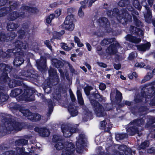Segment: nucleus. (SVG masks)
Wrapping results in <instances>:
<instances>
[{
	"mask_svg": "<svg viewBox=\"0 0 155 155\" xmlns=\"http://www.w3.org/2000/svg\"><path fill=\"white\" fill-rule=\"evenodd\" d=\"M149 145V142L148 141H146L143 142L139 147V149H144L148 147Z\"/></svg>",
	"mask_w": 155,
	"mask_h": 155,
	"instance_id": "37",
	"label": "nucleus"
},
{
	"mask_svg": "<svg viewBox=\"0 0 155 155\" xmlns=\"http://www.w3.org/2000/svg\"><path fill=\"white\" fill-rule=\"evenodd\" d=\"M93 3H94L92 2V1L91 0H88V3L87 4V6H88L89 7H90L92 6V4Z\"/></svg>",
	"mask_w": 155,
	"mask_h": 155,
	"instance_id": "62",
	"label": "nucleus"
},
{
	"mask_svg": "<svg viewBox=\"0 0 155 155\" xmlns=\"http://www.w3.org/2000/svg\"><path fill=\"white\" fill-rule=\"evenodd\" d=\"M61 14V10L60 9H57L55 12L54 17H58Z\"/></svg>",
	"mask_w": 155,
	"mask_h": 155,
	"instance_id": "48",
	"label": "nucleus"
},
{
	"mask_svg": "<svg viewBox=\"0 0 155 155\" xmlns=\"http://www.w3.org/2000/svg\"><path fill=\"white\" fill-rule=\"evenodd\" d=\"M68 109L71 114L73 117H74L77 115L78 112L76 109H74V106H70L68 107Z\"/></svg>",
	"mask_w": 155,
	"mask_h": 155,
	"instance_id": "27",
	"label": "nucleus"
},
{
	"mask_svg": "<svg viewBox=\"0 0 155 155\" xmlns=\"http://www.w3.org/2000/svg\"><path fill=\"white\" fill-rule=\"evenodd\" d=\"M137 56V54L135 52H132L129 54L128 58L129 60H132Z\"/></svg>",
	"mask_w": 155,
	"mask_h": 155,
	"instance_id": "47",
	"label": "nucleus"
},
{
	"mask_svg": "<svg viewBox=\"0 0 155 155\" xmlns=\"http://www.w3.org/2000/svg\"><path fill=\"white\" fill-rule=\"evenodd\" d=\"M145 86L142 89L144 93L143 94V97L142 101H143L145 100L147 101H148L147 99L150 98L155 93V82L146 84Z\"/></svg>",
	"mask_w": 155,
	"mask_h": 155,
	"instance_id": "5",
	"label": "nucleus"
},
{
	"mask_svg": "<svg viewBox=\"0 0 155 155\" xmlns=\"http://www.w3.org/2000/svg\"><path fill=\"white\" fill-rule=\"evenodd\" d=\"M64 33V31L63 30L61 31L60 32L54 31L53 34V37L55 39H60L61 36Z\"/></svg>",
	"mask_w": 155,
	"mask_h": 155,
	"instance_id": "30",
	"label": "nucleus"
},
{
	"mask_svg": "<svg viewBox=\"0 0 155 155\" xmlns=\"http://www.w3.org/2000/svg\"><path fill=\"white\" fill-rule=\"evenodd\" d=\"M70 95L72 101H74L75 100V98L74 94L70 92Z\"/></svg>",
	"mask_w": 155,
	"mask_h": 155,
	"instance_id": "59",
	"label": "nucleus"
},
{
	"mask_svg": "<svg viewBox=\"0 0 155 155\" xmlns=\"http://www.w3.org/2000/svg\"><path fill=\"white\" fill-rule=\"evenodd\" d=\"M86 45L88 50L89 51H91V47L90 44L88 43H86Z\"/></svg>",
	"mask_w": 155,
	"mask_h": 155,
	"instance_id": "55",
	"label": "nucleus"
},
{
	"mask_svg": "<svg viewBox=\"0 0 155 155\" xmlns=\"http://www.w3.org/2000/svg\"><path fill=\"white\" fill-rule=\"evenodd\" d=\"M21 89H15L12 91L10 95L11 96L15 97L19 94L21 92Z\"/></svg>",
	"mask_w": 155,
	"mask_h": 155,
	"instance_id": "29",
	"label": "nucleus"
},
{
	"mask_svg": "<svg viewBox=\"0 0 155 155\" xmlns=\"http://www.w3.org/2000/svg\"><path fill=\"white\" fill-rule=\"evenodd\" d=\"M155 151L154 149L153 148L150 149L148 150V152L149 153H154Z\"/></svg>",
	"mask_w": 155,
	"mask_h": 155,
	"instance_id": "63",
	"label": "nucleus"
},
{
	"mask_svg": "<svg viewBox=\"0 0 155 155\" xmlns=\"http://www.w3.org/2000/svg\"><path fill=\"white\" fill-rule=\"evenodd\" d=\"M18 27V25L15 23H12L8 24L7 25L8 29L9 31H12L16 29Z\"/></svg>",
	"mask_w": 155,
	"mask_h": 155,
	"instance_id": "33",
	"label": "nucleus"
},
{
	"mask_svg": "<svg viewBox=\"0 0 155 155\" xmlns=\"http://www.w3.org/2000/svg\"><path fill=\"white\" fill-rule=\"evenodd\" d=\"M119 149L124 151L125 154L127 155H130L132 153V151L130 148L125 145H121L119 147Z\"/></svg>",
	"mask_w": 155,
	"mask_h": 155,
	"instance_id": "21",
	"label": "nucleus"
},
{
	"mask_svg": "<svg viewBox=\"0 0 155 155\" xmlns=\"http://www.w3.org/2000/svg\"><path fill=\"white\" fill-rule=\"evenodd\" d=\"M150 120H149L150 124L152 123H155V118L153 117H150Z\"/></svg>",
	"mask_w": 155,
	"mask_h": 155,
	"instance_id": "57",
	"label": "nucleus"
},
{
	"mask_svg": "<svg viewBox=\"0 0 155 155\" xmlns=\"http://www.w3.org/2000/svg\"><path fill=\"white\" fill-rule=\"evenodd\" d=\"M74 41L77 43L80 41V39L78 38L76 36H75L74 38Z\"/></svg>",
	"mask_w": 155,
	"mask_h": 155,
	"instance_id": "61",
	"label": "nucleus"
},
{
	"mask_svg": "<svg viewBox=\"0 0 155 155\" xmlns=\"http://www.w3.org/2000/svg\"><path fill=\"white\" fill-rule=\"evenodd\" d=\"M54 147L58 150H62L61 155H74L75 149L72 143L65 141L58 142Z\"/></svg>",
	"mask_w": 155,
	"mask_h": 155,
	"instance_id": "2",
	"label": "nucleus"
},
{
	"mask_svg": "<svg viewBox=\"0 0 155 155\" xmlns=\"http://www.w3.org/2000/svg\"><path fill=\"white\" fill-rule=\"evenodd\" d=\"M114 68L117 70L119 69L120 68V64H114Z\"/></svg>",
	"mask_w": 155,
	"mask_h": 155,
	"instance_id": "56",
	"label": "nucleus"
},
{
	"mask_svg": "<svg viewBox=\"0 0 155 155\" xmlns=\"http://www.w3.org/2000/svg\"><path fill=\"white\" fill-rule=\"evenodd\" d=\"M118 9L115 8L114 9L113 12L108 11L107 14L109 16L112 15L116 16L119 21L122 24L131 20L132 18L131 15H129L125 9H123L120 12V14L118 13Z\"/></svg>",
	"mask_w": 155,
	"mask_h": 155,
	"instance_id": "3",
	"label": "nucleus"
},
{
	"mask_svg": "<svg viewBox=\"0 0 155 155\" xmlns=\"http://www.w3.org/2000/svg\"><path fill=\"white\" fill-rule=\"evenodd\" d=\"M153 77V74L151 73H149L142 81V83H145L146 81L149 80Z\"/></svg>",
	"mask_w": 155,
	"mask_h": 155,
	"instance_id": "36",
	"label": "nucleus"
},
{
	"mask_svg": "<svg viewBox=\"0 0 155 155\" xmlns=\"http://www.w3.org/2000/svg\"><path fill=\"white\" fill-rule=\"evenodd\" d=\"M106 88V85L104 83H101L99 86V89L101 90H104Z\"/></svg>",
	"mask_w": 155,
	"mask_h": 155,
	"instance_id": "52",
	"label": "nucleus"
},
{
	"mask_svg": "<svg viewBox=\"0 0 155 155\" xmlns=\"http://www.w3.org/2000/svg\"><path fill=\"white\" fill-rule=\"evenodd\" d=\"M15 36L16 35L15 33L14 32H12L10 34V37L9 38V39H10V40H11L12 39H10L11 38H14Z\"/></svg>",
	"mask_w": 155,
	"mask_h": 155,
	"instance_id": "58",
	"label": "nucleus"
},
{
	"mask_svg": "<svg viewBox=\"0 0 155 155\" xmlns=\"http://www.w3.org/2000/svg\"><path fill=\"white\" fill-rule=\"evenodd\" d=\"M132 3L133 6L139 10L141 9V6L140 5L138 0H133Z\"/></svg>",
	"mask_w": 155,
	"mask_h": 155,
	"instance_id": "32",
	"label": "nucleus"
},
{
	"mask_svg": "<svg viewBox=\"0 0 155 155\" xmlns=\"http://www.w3.org/2000/svg\"><path fill=\"white\" fill-rule=\"evenodd\" d=\"M46 58L41 57V59L40 61L39 60H37L36 61L38 69L42 72L44 71H45L46 68Z\"/></svg>",
	"mask_w": 155,
	"mask_h": 155,
	"instance_id": "15",
	"label": "nucleus"
},
{
	"mask_svg": "<svg viewBox=\"0 0 155 155\" xmlns=\"http://www.w3.org/2000/svg\"><path fill=\"white\" fill-rule=\"evenodd\" d=\"M22 9L25 12H22L20 15L16 12H13L11 15V18L10 19L14 20L16 18L19 17H23L24 13L25 12L26 13L27 12L29 13H35L36 12L37 9L35 8H32L25 6H23L22 7Z\"/></svg>",
	"mask_w": 155,
	"mask_h": 155,
	"instance_id": "8",
	"label": "nucleus"
},
{
	"mask_svg": "<svg viewBox=\"0 0 155 155\" xmlns=\"http://www.w3.org/2000/svg\"><path fill=\"white\" fill-rule=\"evenodd\" d=\"M145 66L144 64L143 63H137L135 64V66L137 67L141 68Z\"/></svg>",
	"mask_w": 155,
	"mask_h": 155,
	"instance_id": "50",
	"label": "nucleus"
},
{
	"mask_svg": "<svg viewBox=\"0 0 155 155\" xmlns=\"http://www.w3.org/2000/svg\"><path fill=\"white\" fill-rule=\"evenodd\" d=\"M6 37L5 35L4 34L1 35L0 36V41H9V40L8 38L7 37L6 39L5 38Z\"/></svg>",
	"mask_w": 155,
	"mask_h": 155,
	"instance_id": "49",
	"label": "nucleus"
},
{
	"mask_svg": "<svg viewBox=\"0 0 155 155\" xmlns=\"http://www.w3.org/2000/svg\"><path fill=\"white\" fill-rule=\"evenodd\" d=\"M120 46L117 42H114L113 44L110 45L106 50V53L109 55L114 54L116 53Z\"/></svg>",
	"mask_w": 155,
	"mask_h": 155,
	"instance_id": "14",
	"label": "nucleus"
},
{
	"mask_svg": "<svg viewBox=\"0 0 155 155\" xmlns=\"http://www.w3.org/2000/svg\"><path fill=\"white\" fill-rule=\"evenodd\" d=\"M15 48L14 49H11L8 50L7 52H12L14 54H15L17 55L14 59L13 64L15 66H20L24 62V60L23 58V54L22 49H25L26 48V45L25 43H23L21 41H18L16 42L15 43Z\"/></svg>",
	"mask_w": 155,
	"mask_h": 155,
	"instance_id": "1",
	"label": "nucleus"
},
{
	"mask_svg": "<svg viewBox=\"0 0 155 155\" xmlns=\"http://www.w3.org/2000/svg\"><path fill=\"white\" fill-rule=\"evenodd\" d=\"M77 141L76 142L77 151L80 153L81 150L84 146L86 139L84 135L83 134H80L79 137L77 138Z\"/></svg>",
	"mask_w": 155,
	"mask_h": 155,
	"instance_id": "12",
	"label": "nucleus"
},
{
	"mask_svg": "<svg viewBox=\"0 0 155 155\" xmlns=\"http://www.w3.org/2000/svg\"><path fill=\"white\" fill-rule=\"evenodd\" d=\"M74 20V17L73 15L68 16L65 19L64 24L63 25V28L70 31H72L74 27L73 23Z\"/></svg>",
	"mask_w": 155,
	"mask_h": 155,
	"instance_id": "9",
	"label": "nucleus"
},
{
	"mask_svg": "<svg viewBox=\"0 0 155 155\" xmlns=\"http://www.w3.org/2000/svg\"><path fill=\"white\" fill-rule=\"evenodd\" d=\"M0 80L1 81H3L4 82H6L7 81H9V78L8 76L7 73H5L3 75L1 76Z\"/></svg>",
	"mask_w": 155,
	"mask_h": 155,
	"instance_id": "42",
	"label": "nucleus"
},
{
	"mask_svg": "<svg viewBox=\"0 0 155 155\" xmlns=\"http://www.w3.org/2000/svg\"><path fill=\"white\" fill-rule=\"evenodd\" d=\"M118 5L120 7L126 6L128 10L130 11L133 10V8L130 6L129 0H121L119 2Z\"/></svg>",
	"mask_w": 155,
	"mask_h": 155,
	"instance_id": "17",
	"label": "nucleus"
},
{
	"mask_svg": "<svg viewBox=\"0 0 155 155\" xmlns=\"http://www.w3.org/2000/svg\"><path fill=\"white\" fill-rule=\"evenodd\" d=\"M8 98V95L7 94H4L2 91L0 90V102H4Z\"/></svg>",
	"mask_w": 155,
	"mask_h": 155,
	"instance_id": "28",
	"label": "nucleus"
},
{
	"mask_svg": "<svg viewBox=\"0 0 155 155\" xmlns=\"http://www.w3.org/2000/svg\"><path fill=\"white\" fill-rule=\"evenodd\" d=\"M49 110L48 113V115H50L52 111L53 106L51 102H49Z\"/></svg>",
	"mask_w": 155,
	"mask_h": 155,
	"instance_id": "45",
	"label": "nucleus"
},
{
	"mask_svg": "<svg viewBox=\"0 0 155 155\" xmlns=\"http://www.w3.org/2000/svg\"><path fill=\"white\" fill-rule=\"evenodd\" d=\"M145 7L147 10V13L144 14V16L146 21L148 23H150L151 21V13L149 8L147 6H145Z\"/></svg>",
	"mask_w": 155,
	"mask_h": 155,
	"instance_id": "20",
	"label": "nucleus"
},
{
	"mask_svg": "<svg viewBox=\"0 0 155 155\" xmlns=\"http://www.w3.org/2000/svg\"><path fill=\"white\" fill-rule=\"evenodd\" d=\"M126 40L134 43H138L141 41V39L136 38L130 35H128L125 37Z\"/></svg>",
	"mask_w": 155,
	"mask_h": 155,
	"instance_id": "19",
	"label": "nucleus"
},
{
	"mask_svg": "<svg viewBox=\"0 0 155 155\" xmlns=\"http://www.w3.org/2000/svg\"><path fill=\"white\" fill-rule=\"evenodd\" d=\"M61 47L63 49L67 51H68L72 48L71 47H69L66 43H61Z\"/></svg>",
	"mask_w": 155,
	"mask_h": 155,
	"instance_id": "39",
	"label": "nucleus"
},
{
	"mask_svg": "<svg viewBox=\"0 0 155 155\" xmlns=\"http://www.w3.org/2000/svg\"><path fill=\"white\" fill-rule=\"evenodd\" d=\"M49 76L50 78L52 79L57 78L58 76L56 71L55 69L51 68L49 71Z\"/></svg>",
	"mask_w": 155,
	"mask_h": 155,
	"instance_id": "26",
	"label": "nucleus"
},
{
	"mask_svg": "<svg viewBox=\"0 0 155 155\" xmlns=\"http://www.w3.org/2000/svg\"><path fill=\"white\" fill-rule=\"evenodd\" d=\"M144 120L143 119L139 120H135L130 123L129 125L130 126L129 128L127 130L128 134L130 135H133L136 133L138 132V130L137 128H134L137 125L141 126L143 124Z\"/></svg>",
	"mask_w": 155,
	"mask_h": 155,
	"instance_id": "6",
	"label": "nucleus"
},
{
	"mask_svg": "<svg viewBox=\"0 0 155 155\" xmlns=\"http://www.w3.org/2000/svg\"><path fill=\"white\" fill-rule=\"evenodd\" d=\"M98 21L101 25H107L109 24L107 19L105 18H103L99 19Z\"/></svg>",
	"mask_w": 155,
	"mask_h": 155,
	"instance_id": "34",
	"label": "nucleus"
},
{
	"mask_svg": "<svg viewBox=\"0 0 155 155\" xmlns=\"http://www.w3.org/2000/svg\"><path fill=\"white\" fill-rule=\"evenodd\" d=\"M15 105L14 108L18 110L24 116L28 117V119L34 121H38L40 120L41 116L38 114H32L28 110L25 109V108L21 107L19 105L15 104Z\"/></svg>",
	"mask_w": 155,
	"mask_h": 155,
	"instance_id": "4",
	"label": "nucleus"
},
{
	"mask_svg": "<svg viewBox=\"0 0 155 155\" xmlns=\"http://www.w3.org/2000/svg\"><path fill=\"white\" fill-rule=\"evenodd\" d=\"M88 3V0H85L84 1L81 2V6L80 7H81L82 8H85L86 6L87 5Z\"/></svg>",
	"mask_w": 155,
	"mask_h": 155,
	"instance_id": "44",
	"label": "nucleus"
},
{
	"mask_svg": "<svg viewBox=\"0 0 155 155\" xmlns=\"http://www.w3.org/2000/svg\"><path fill=\"white\" fill-rule=\"evenodd\" d=\"M130 28L131 29V31L132 32L134 33H135L138 35L139 36H142L143 35V32L140 29L136 27H134V26H131Z\"/></svg>",
	"mask_w": 155,
	"mask_h": 155,
	"instance_id": "24",
	"label": "nucleus"
},
{
	"mask_svg": "<svg viewBox=\"0 0 155 155\" xmlns=\"http://www.w3.org/2000/svg\"><path fill=\"white\" fill-rule=\"evenodd\" d=\"M78 15L80 17L84 16V14L82 10V8L80 7L79 9L78 13Z\"/></svg>",
	"mask_w": 155,
	"mask_h": 155,
	"instance_id": "46",
	"label": "nucleus"
},
{
	"mask_svg": "<svg viewBox=\"0 0 155 155\" xmlns=\"http://www.w3.org/2000/svg\"><path fill=\"white\" fill-rule=\"evenodd\" d=\"M4 125L8 129L11 130H15L18 131L22 128V126L20 123L15 121L10 122L9 120L6 121L4 123Z\"/></svg>",
	"mask_w": 155,
	"mask_h": 155,
	"instance_id": "10",
	"label": "nucleus"
},
{
	"mask_svg": "<svg viewBox=\"0 0 155 155\" xmlns=\"http://www.w3.org/2000/svg\"><path fill=\"white\" fill-rule=\"evenodd\" d=\"M35 93V91L32 90H26L20 96L19 98L21 100H25L26 101H32L34 100L33 96L31 93Z\"/></svg>",
	"mask_w": 155,
	"mask_h": 155,
	"instance_id": "11",
	"label": "nucleus"
},
{
	"mask_svg": "<svg viewBox=\"0 0 155 155\" xmlns=\"http://www.w3.org/2000/svg\"><path fill=\"white\" fill-rule=\"evenodd\" d=\"M43 89L44 90L45 92L47 93H50V92H49V91H50V87H48L47 88H45V87H43Z\"/></svg>",
	"mask_w": 155,
	"mask_h": 155,
	"instance_id": "54",
	"label": "nucleus"
},
{
	"mask_svg": "<svg viewBox=\"0 0 155 155\" xmlns=\"http://www.w3.org/2000/svg\"><path fill=\"white\" fill-rule=\"evenodd\" d=\"M91 103L94 106V109L97 117H102L106 115L104 108L97 101L91 100Z\"/></svg>",
	"mask_w": 155,
	"mask_h": 155,
	"instance_id": "7",
	"label": "nucleus"
},
{
	"mask_svg": "<svg viewBox=\"0 0 155 155\" xmlns=\"http://www.w3.org/2000/svg\"><path fill=\"white\" fill-rule=\"evenodd\" d=\"M97 64L100 67L105 68L107 67L106 64L102 62H97Z\"/></svg>",
	"mask_w": 155,
	"mask_h": 155,
	"instance_id": "53",
	"label": "nucleus"
},
{
	"mask_svg": "<svg viewBox=\"0 0 155 155\" xmlns=\"http://www.w3.org/2000/svg\"><path fill=\"white\" fill-rule=\"evenodd\" d=\"M148 2V4L150 5V7L152 6L153 4V2L154 0H147Z\"/></svg>",
	"mask_w": 155,
	"mask_h": 155,
	"instance_id": "64",
	"label": "nucleus"
},
{
	"mask_svg": "<svg viewBox=\"0 0 155 155\" xmlns=\"http://www.w3.org/2000/svg\"><path fill=\"white\" fill-rule=\"evenodd\" d=\"M54 17V16L53 14H51L49 15L48 16L46 19V22L48 24L50 23Z\"/></svg>",
	"mask_w": 155,
	"mask_h": 155,
	"instance_id": "41",
	"label": "nucleus"
},
{
	"mask_svg": "<svg viewBox=\"0 0 155 155\" xmlns=\"http://www.w3.org/2000/svg\"><path fill=\"white\" fill-rule=\"evenodd\" d=\"M35 130L36 132L38 133L41 136L43 137H48L50 134L49 131L45 127H36Z\"/></svg>",
	"mask_w": 155,
	"mask_h": 155,
	"instance_id": "16",
	"label": "nucleus"
},
{
	"mask_svg": "<svg viewBox=\"0 0 155 155\" xmlns=\"http://www.w3.org/2000/svg\"><path fill=\"white\" fill-rule=\"evenodd\" d=\"M52 65L57 68H58L63 66V63L60 61L54 58L51 60Z\"/></svg>",
	"mask_w": 155,
	"mask_h": 155,
	"instance_id": "25",
	"label": "nucleus"
},
{
	"mask_svg": "<svg viewBox=\"0 0 155 155\" xmlns=\"http://www.w3.org/2000/svg\"><path fill=\"white\" fill-rule=\"evenodd\" d=\"M77 95L79 103L81 105H83L84 104V101L82 97L81 93L80 91H77Z\"/></svg>",
	"mask_w": 155,
	"mask_h": 155,
	"instance_id": "31",
	"label": "nucleus"
},
{
	"mask_svg": "<svg viewBox=\"0 0 155 155\" xmlns=\"http://www.w3.org/2000/svg\"><path fill=\"white\" fill-rule=\"evenodd\" d=\"M113 40L112 39H104L101 42V44L103 45H104L108 44L110 43L113 42Z\"/></svg>",
	"mask_w": 155,
	"mask_h": 155,
	"instance_id": "40",
	"label": "nucleus"
},
{
	"mask_svg": "<svg viewBox=\"0 0 155 155\" xmlns=\"http://www.w3.org/2000/svg\"><path fill=\"white\" fill-rule=\"evenodd\" d=\"M106 123L104 121H103L101 122V127H104L106 125Z\"/></svg>",
	"mask_w": 155,
	"mask_h": 155,
	"instance_id": "60",
	"label": "nucleus"
},
{
	"mask_svg": "<svg viewBox=\"0 0 155 155\" xmlns=\"http://www.w3.org/2000/svg\"><path fill=\"white\" fill-rule=\"evenodd\" d=\"M150 44L149 42H147L146 44L137 45V47L139 51H145L146 50H148L150 49Z\"/></svg>",
	"mask_w": 155,
	"mask_h": 155,
	"instance_id": "18",
	"label": "nucleus"
},
{
	"mask_svg": "<svg viewBox=\"0 0 155 155\" xmlns=\"http://www.w3.org/2000/svg\"><path fill=\"white\" fill-rule=\"evenodd\" d=\"M44 44L51 51H52V48L49 40H46L45 41H44Z\"/></svg>",
	"mask_w": 155,
	"mask_h": 155,
	"instance_id": "43",
	"label": "nucleus"
},
{
	"mask_svg": "<svg viewBox=\"0 0 155 155\" xmlns=\"http://www.w3.org/2000/svg\"><path fill=\"white\" fill-rule=\"evenodd\" d=\"M35 72L34 70L31 69V68L29 70L27 71H22V74L23 76L26 77H33V75L34 74Z\"/></svg>",
	"mask_w": 155,
	"mask_h": 155,
	"instance_id": "23",
	"label": "nucleus"
},
{
	"mask_svg": "<svg viewBox=\"0 0 155 155\" xmlns=\"http://www.w3.org/2000/svg\"><path fill=\"white\" fill-rule=\"evenodd\" d=\"M116 99L117 103H119L122 100V94L120 92L118 91H117L116 92Z\"/></svg>",
	"mask_w": 155,
	"mask_h": 155,
	"instance_id": "38",
	"label": "nucleus"
},
{
	"mask_svg": "<svg viewBox=\"0 0 155 155\" xmlns=\"http://www.w3.org/2000/svg\"><path fill=\"white\" fill-rule=\"evenodd\" d=\"M126 136V134H117L116 135L117 138H119L120 139H122Z\"/></svg>",
	"mask_w": 155,
	"mask_h": 155,
	"instance_id": "51",
	"label": "nucleus"
},
{
	"mask_svg": "<svg viewBox=\"0 0 155 155\" xmlns=\"http://www.w3.org/2000/svg\"><path fill=\"white\" fill-rule=\"evenodd\" d=\"M61 129L65 137H70L72 134L76 131V130L75 128L70 129L66 125H62L61 127Z\"/></svg>",
	"mask_w": 155,
	"mask_h": 155,
	"instance_id": "13",
	"label": "nucleus"
},
{
	"mask_svg": "<svg viewBox=\"0 0 155 155\" xmlns=\"http://www.w3.org/2000/svg\"><path fill=\"white\" fill-rule=\"evenodd\" d=\"M53 141L56 142L57 144L58 142H60L61 141H64L62 139L61 137L57 135H54L52 139Z\"/></svg>",
	"mask_w": 155,
	"mask_h": 155,
	"instance_id": "35",
	"label": "nucleus"
},
{
	"mask_svg": "<svg viewBox=\"0 0 155 155\" xmlns=\"http://www.w3.org/2000/svg\"><path fill=\"white\" fill-rule=\"evenodd\" d=\"M22 82L19 80H12L8 84L9 87L11 88L13 87L16 86H19L21 84Z\"/></svg>",
	"mask_w": 155,
	"mask_h": 155,
	"instance_id": "22",
	"label": "nucleus"
}]
</instances>
